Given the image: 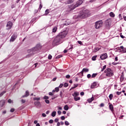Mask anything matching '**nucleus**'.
<instances>
[{
  "mask_svg": "<svg viewBox=\"0 0 126 126\" xmlns=\"http://www.w3.org/2000/svg\"><path fill=\"white\" fill-rule=\"evenodd\" d=\"M39 50H41V45L37 44L35 47L28 50L29 55H27L26 58H30L31 56H33L35 54V52H37V51H39Z\"/></svg>",
  "mask_w": 126,
  "mask_h": 126,
  "instance_id": "obj_1",
  "label": "nucleus"
},
{
  "mask_svg": "<svg viewBox=\"0 0 126 126\" xmlns=\"http://www.w3.org/2000/svg\"><path fill=\"white\" fill-rule=\"evenodd\" d=\"M89 10H85L81 12L78 16H75V18H76V19L86 18V17L89 16Z\"/></svg>",
  "mask_w": 126,
  "mask_h": 126,
  "instance_id": "obj_2",
  "label": "nucleus"
},
{
  "mask_svg": "<svg viewBox=\"0 0 126 126\" xmlns=\"http://www.w3.org/2000/svg\"><path fill=\"white\" fill-rule=\"evenodd\" d=\"M62 43H63V39L58 34L53 42V46H58V45H60V44H62Z\"/></svg>",
  "mask_w": 126,
  "mask_h": 126,
  "instance_id": "obj_3",
  "label": "nucleus"
},
{
  "mask_svg": "<svg viewBox=\"0 0 126 126\" xmlns=\"http://www.w3.org/2000/svg\"><path fill=\"white\" fill-rule=\"evenodd\" d=\"M105 73L106 74V76L111 77L114 75V73H113V71L111 69V68H108L105 70L104 71Z\"/></svg>",
  "mask_w": 126,
  "mask_h": 126,
  "instance_id": "obj_4",
  "label": "nucleus"
},
{
  "mask_svg": "<svg viewBox=\"0 0 126 126\" xmlns=\"http://www.w3.org/2000/svg\"><path fill=\"white\" fill-rule=\"evenodd\" d=\"M83 2V0H78L76 4L72 5V7L71 8V10H73V9H74L75 7H77L78 6H79V5H81Z\"/></svg>",
  "mask_w": 126,
  "mask_h": 126,
  "instance_id": "obj_5",
  "label": "nucleus"
},
{
  "mask_svg": "<svg viewBox=\"0 0 126 126\" xmlns=\"http://www.w3.org/2000/svg\"><path fill=\"white\" fill-rule=\"evenodd\" d=\"M58 35L60 36V37L63 39V38H65L66 35H67V31H64L60 32Z\"/></svg>",
  "mask_w": 126,
  "mask_h": 126,
  "instance_id": "obj_6",
  "label": "nucleus"
},
{
  "mask_svg": "<svg viewBox=\"0 0 126 126\" xmlns=\"http://www.w3.org/2000/svg\"><path fill=\"white\" fill-rule=\"evenodd\" d=\"M103 22L102 21H97L95 23V27L96 29H99L100 27H102Z\"/></svg>",
  "mask_w": 126,
  "mask_h": 126,
  "instance_id": "obj_7",
  "label": "nucleus"
},
{
  "mask_svg": "<svg viewBox=\"0 0 126 126\" xmlns=\"http://www.w3.org/2000/svg\"><path fill=\"white\" fill-rule=\"evenodd\" d=\"M111 23H112V21L110 19H107L105 21V26L107 29H110V27H111Z\"/></svg>",
  "mask_w": 126,
  "mask_h": 126,
  "instance_id": "obj_8",
  "label": "nucleus"
},
{
  "mask_svg": "<svg viewBox=\"0 0 126 126\" xmlns=\"http://www.w3.org/2000/svg\"><path fill=\"white\" fill-rule=\"evenodd\" d=\"M13 24H12V22L9 21L7 23L6 25V29L7 30H9V29H11V28L12 27V26Z\"/></svg>",
  "mask_w": 126,
  "mask_h": 126,
  "instance_id": "obj_9",
  "label": "nucleus"
},
{
  "mask_svg": "<svg viewBox=\"0 0 126 126\" xmlns=\"http://www.w3.org/2000/svg\"><path fill=\"white\" fill-rule=\"evenodd\" d=\"M59 91H60V89L59 87L55 88V89L52 91V93L50 92L49 93V95H54V94H53L54 93V92H59Z\"/></svg>",
  "mask_w": 126,
  "mask_h": 126,
  "instance_id": "obj_10",
  "label": "nucleus"
},
{
  "mask_svg": "<svg viewBox=\"0 0 126 126\" xmlns=\"http://www.w3.org/2000/svg\"><path fill=\"white\" fill-rule=\"evenodd\" d=\"M100 58L101 60H105V59H107V58H108V55L107 54V53H104L103 54H102L100 56Z\"/></svg>",
  "mask_w": 126,
  "mask_h": 126,
  "instance_id": "obj_11",
  "label": "nucleus"
},
{
  "mask_svg": "<svg viewBox=\"0 0 126 126\" xmlns=\"http://www.w3.org/2000/svg\"><path fill=\"white\" fill-rule=\"evenodd\" d=\"M17 38V36L15 33H14L13 35H12L11 38L10 39V42H14L15 40V39Z\"/></svg>",
  "mask_w": 126,
  "mask_h": 126,
  "instance_id": "obj_12",
  "label": "nucleus"
},
{
  "mask_svg": "<svg viewBox=\"0 0 126 126\" xmlns=\"http://www.w3.org/2000/svg\"><path fill=\"white\" fill-rule=\"evenodd\" d=\"M74 97V101H79L80 100V97L78 96V95H73Z\"/></svg>",
  "mask_w": 126,
  "mask_h": 126,
  "instance_id": "obj_13",
  "label": "nucleus"
},
{
  "mask_svg": "<svg viewBox=\"0 0 126 126\" xmlns=\"http://www.w3.org/2000/svg\"><path fill=\"white\" fill-rule=\"evenodd\" d=\"M84 71H85V72H88L89 71V69L87 68H83V70L81 72V73H82V74H83Z\"/></svg>",
  "mask_w": 126,
  "mask_h": 126,
  "instance_id": "obj_14",
  "label": "nucleus"
},
{
  "mask_svg": "<svg viewBox=\"0 0 126 126\" xmlns=\"http://www.w3.org/2000/svg\"><path fill=\"white\" fill-rule=\"evenodd\" d=\"M109 109L110 110H111L112 112H114V106L113 105V104L109 105Z\"/></svg>",
  "mask_w": 126,
  "mask_h": 126,
  "instance_id": "obj_15",
  "label": "nucleus"
},
{
  "mask_svg": "<svg viewBox=\"0 0 126 126\" xmlns=\"http://www.w3.org/2000/svg\"><path fill=\"white\" fill-rule=\"evenodd\" d=\"M95 87H96V82H94L91 86V88H92V89L95 88Z\"/></svg>",
  "mask_w": 126,
  "mask_h": 126,
  "instance_id": "obj_16",
  "label": "nucleus"
},
{
  "mask_svg": "<svg viewBox=\"0 0 126 126\" xmlns=\"http://www.w3.org/2000/svg\"><path fill=\"white\" fill-rule=\"evenodd\" d=\"M88 102L89 103H91V102H92V101H94V97H92V98H89L88 100H87Z\"/></svg>",
  "mask_w": 126,
  "mask_h": 126,
  "instance_id": "obj_17",
  "label": "nucleus"
},
{
  "mask_svg": "<svg viewBox=\"0 0 126 126\" xmlns=\"http://www.w3.org/2000/svg\"><path fill=\"white\" fill-rule=\"evenodd\" d=\"M57 30H58V28L57 27H55L53 29H52V32L53 33H56L57 32Z\"/></svg>",
  "mask_w": 126,
  "mask_h": 126,
  "instance_id": "obj_18",
  "label": "nucleus"
},
{
  "mask_svg": "<svg viewBox=\"0 0 126 126\" xmlns=\"http://www.w3.org/2000/svg\"><path fill=\"white\" fill-rule=\"evenodd\" d=\"M99 51V48L98 47H95L94 50H93V52L94 53H96V52H98Z\"/></svg>",
  "mask_w": 126,
  "mask_h": 126,
  "instance_id": "obj_19",
  "label": "nucleus"
},
{
  "mask_svg": "<svg viewBox=\"0 0 126 126\" xmlns=\"http://www.w3.org/2000/svg\"><path fill=\"white\" fill-rule=\"evenodd\" d=\"M125 92H126L125 91H123L122 92H117V95H121V94H122V93H125Z\"/></svg>",
  "mask_w": 126,
  "mask_h": 126,
  "instance_id": "obj_20",
  "label": "nucleus"
},
{
  "mask_svg": "<svg viewBox=\"0 0 126 126\" xmlns=\"http://www.w3.org/2000/svg\"><path fill=\"white\" fill-rule=\"evenodd\" d=\"M57 114V112L56 111H53L52 114H51V115H52V117H56V114Z\"/></svg>",
  "mask_w": 126,
  "mask_h": 126,
  "instance_id": "obj_21",
  "label": "nucleus"
},
{
  "mask_svg": "<svg viewBox=\"0 0 126 126\" xmlns=\"http://www.w3.org/2000/svg\"><path fill=\"white\" fill-rule=\"evenodd\" d=\"M68 109H69V107L67 105H66L64 106V110H65V111H67Z\"/></svg>",
  "mask_w": 126,
  "mask_h": 126,
  "instance_id": "obj_22",
  "label": "nucleus"
},
{
  "mask_svg": "<svg viewBox=\"0 0 126 126\" xmlns=\"http://www.w3.org/2000/svg\"><path fill=\"white\" fill-rule=\"evenodd\" d=\"M110 16L111 17H115V14H114L113 13V12H111L110 13Z\"/></svg>",
  "mask_w": 126,
  "mask_h": 126,
  "instance_id": "obj_23",
  "label": "nucleus"
},
{
  "mask_svg": "<svg viewBox=\"0 0 126 126\" xmlns=\"http://www.w3.org/2000/svg\"><path fill=\"white\" fill-rule=\"evenodd\" d=\"M34 105H35L36 106H39L40 105V102L39 101L35 102Z\"/></svg>",
  "mask_w": 126,
  "mask_h": 126,
  "instance_id": "obj_24",
  "label": "nucleus"
},
{
  "mask_svg": "<svg viewBox=\"0 0 126 126\" xmlns=\"http://www.w3.org/2000/svg\"><path fill=\"white\" fill-rule=\"evenodd\" d=\"M96 75H97V73H94L92 75V78H94V77H96Z\"/></svg>",
  "mask_w": 126,
  "mask_h": 126,
  "instance_id": "obj_25",
  "label": "nucleus"
},
{
  "mask_svg": "<svg viewBox=\"0 0 126 126\" xmlns=\"http://www.w3.org/2000/svg\"><path fill=\"white\" fill-rule=\"evenodd\" d=\"M96 58H97V56L93 57L92 58V61H96Z\"/></svg>",
  "mask_w": 126,
  "mask_h": 126,
  "instance_id": "obj_26",
  "label": "nucleus"
},
{
  "mask_svg": "<svg viewBox=\"0 0 126 126\" xmlns=\"http://www.w3.org/2000/svg\"><path fill=\"white\" fill-rule=\"evenodd\" d=\"M40 97H34L33 98V100H36V101H39L40 100Z\"/></svg>",
  "mask_w": 126,
  "mask_h": 126,
  "instance_id": "obj_27",
  "label": "nucleus"
},
{
  "mask_svg": "<svg viewBox=\"0 0 126 126\" xmlns=\"http://www.w3.org/2000/svg\"><path fill=\"white\" fill-rule=\"evenodd\" d=\"M78 86V84H75L74 85V86L72 87L71 89H74V88H76Z\"/></svg>",
  "mask_w": 126,
  "mask_h": 126,
  "instance_id": "obj_28",
  "label": "nucleus"
},
{
  "mask_svg": "<svg viewBox=\"0 0 126 126\" xmlns=\"http://www.w3.org/2000/svg\"><path fill=\"white\" fill-rule=\"evenodd\" d=\"M49 12H49V9H46V10H45V14H46V15H48V14H49Z\"/></svg>",
  "mask_w": 126,
  "mask_h": 126,
  "instance_id": "obj_29",
  "label": "nucleus"
},
{
  "mask_svg": "<svg viewBox=\"0 0 126 126\" xmlns=\"http://www.w3.org/2000/svg\"><path fill=\"white\" fill-rule=\"evenodd\" d=\"M45 103H46V104H50V100H49L45 99Z\"/></svg>",
  "mask_w": 126,
  "mask_h": 126,
  "instance_id": "obj_30",
  "label": "nucleus"
},
{
  "mask_svg": "<svg viewBox=\"0 0 126 126\" xmlns=\"http://www.w3.org/2000/svg\"><path fill=\"white\" fill-rule=\"evenodd\" d=\"M73 0H68L67 3H71V2H73Z\"/></svg>",
  "mask_w": 126,
  "mask_h": 126,
  "instance_id": "obj_31",
  "label": "nucleus"
},
{
  "mask_svg": "<svg viewBox=\"0 0 126 126\" xmlns=\"http://www.w3.org/2000/svg\"><path fill=\"white\" fill-rule=\"evenodd\" d=\"M43 99L45 100H48V99H49V97L48 96H44Z\"/></svg>",
  "mask_w": 126,
  "mask_h": 126,
  "instance_id": "obj_32",
  "label": "nucleus"
},
{
  "mask_svg": "<svg viewBox=\"0 0 126 126\" xmlns=\"http://www.w3.org/2000/svg\"><path fill=\"white\" fill-rule=\"evenodd\" d=\"M65 126H69V123H68V122H67V121H65Z\"/></svg>",
  "mask_w": 126,
  "mask_h": 126,
  "instance_id": "obj_33",
  "label": "nucleus"
},
{
  "mask_svg": "<svg viewBox=\"0 0 126 126\" xmlns=\"http://www.w3.org/2000/svg\"><path fill=\"white\" fill-rule=\"evenodd\" d=\"M68 86V84L67 83H65L64 84V87H67Z\"/></svg>",
  "mask_w": 126,
  "mask_h": 126,
  "instance_id": "obj_34",
  "label": "nucleus"
},
{
  "mask_svg": "<svg viewBox=\"0 0 126 126\" xmlns=\"http://www.w3.org/2000/svg\"><path fill=\"white\" fill-rule=\"evenodd\" d=\"M121 52H123V53H126V48H124Z\"/></svg>",
  "mask_w": 126,
  "mask_h": 126,
  "instance_id": "obj_35",
  "label": "nucleus"
},
{
  "mask_svg": "<svg viewBox=\"0 0 126 126\" xmlns=\"http://www.w3.org/2000/svg\"><path fill=\"white\" fill-rule=\"evenodd\" d=\"M109 98L110 100H112V99H113V95H109Z\"/></svg>",
  "mask_w": 126,
  "mask_h": 126,
  "instance_id": "obj_36",
  "label": "nucleus"
},
{
  "mask_svg": "<svg viewBox=\"0 0 126 126\" xmlns=\"http://www.w3.org/2000/svg\"><path fill=\"white\" fill-rule=\"evenodd\" d=\"M49 124H53V123H54V120L51 119L50 120H49Z\"/></svg>",
  "mask_w": 126,
  "mask_h": 126,
  "instance_id": "obj_37",
  "label": "nucleus"
},
{
  "mask_svg": "<svg viewBox=\"0 0 126 126\" xmlns=\"http://www.w3.org/2000/svg\"><path fill=\"white\" fill-rule=\"evenodd\" d=\"M14 111H15V109H14V108H12L10 110L11 113H13V112H14Z\"/></svg>",
  "mask_w": 126,
  "mask_h": 126,
  "instance_id": "obj_38",
  "label": "nucleus"
},
{
  "mask_svg": "<svg viewBox=\"0 0 126 126\" xmlns=\"http://www.w3.org/2000/svg\"><path fill=\"white\" fill-rule=\"evenodd\" d=\"M104 106H105V104L103 103H101L99 105V106L101 107H104Z\"/></svg>",
  "mask_w": 126,
  "mask_h": 126,
  "instance_id": "obj_39",
  "label": "nucleus"
},
{
  "mask_svg": "<svg viewBox=\"0 0 126 126\" xmlns=\"http://www.w3.org/2000/svg\"><path fill=\"white\" fill-rule=\"evenodd\" d=\"M77 42L78 43V44H79V45H83V44L82 43V42L80 41H78Z\"/></svg>",
  "mask_w": 126,
  "mask_h": 126,
  "instance_id": "obj_40",
  "label": "nucleus"
},
{
  "mask_svg": "<svg viewBox=\"0 0 126 126\" xmlns=\"http://www.w3.org/2000/svg\"><path fill=\"white\" fill-rule=\"evenodd\" d=\"M65 119V117L64 116H62L61 117V120H62V121H63Z\"/></svg>",
  "mask_w": 126,
  "mask_h": 126,
  "instance_id": "obj_41",
  "label": "nucleus"
},
{
  "mask_svg": "<svg viewBox=\"0 0 126 126\" xmlns=\"http://www.w3.org/2000/svg\"><path fill=\"white\" fill-rule=\"evenodd\" d=\"M48 59L49 60H52V55H49V56H48Z\"/></svg>",
  "mask_w": 126,
  "mask_h": 126,
  "instance_id": "obj_42",
  "label": "nucleus"
},
{
  "mask_svg": "<svg viewBox=\"0 0 126 126\" xmlns=\"http://www.w3.org/2000/svg\"><path fill=\"white\" fill-rule=\"evenodd\" d=\"M119 17L120 20L123 19V17H122V14H120L119 15Z\"/></svg>",
  "mask_w": 126,
  "mask_h": 126,
  "instance_id": "obj_43",
  "label": "nucleus"
},
{
  "mask_svg": "<svg viewBox=\"0 0 126 126\" xmlns=\"http://www.w3.org/2000/svg\"><path fill=\"white\" fill-rule=\"evenodd\" d=\"M63 86V84H61L58 87L59 88H62Z\"/></svg>",
  "mask_w": 126,
  "mask_h": 126,
  "instance_id": "obj_44",
  "label": "nucleus"
},
{
  "mask_svg": "<svg viewBox=\"0 0 126 126\" xmlns=\"http://www.w3.org/2000/svg\"><path fill=\"white\" fill-rule=\"evenodd\" d=\"M74 95H79V93L77 92H75Z\"/></svg>",
  "mask_w": 126,
  "mask_h": 126,
  "instance_id": "obj_45",
  "label": "nucleus"
},
{
  "mask_svg": "<svg viewBox=\"0 0 126 126\" xmlns=\"http://www.w3.org/2000/svg\"><path fill=\"white\" fill-rule=\"evenodd\" d=\"M62 55H59L56 57V59H60V58H62Z\"/></svg>",
  "mask_w": 126,
  "mask_h": 126,
  "instance_id": "obj_46",
  "label": "nucleus"
},
{
  "mask_svg": "<svg viewBox=\"0 0 126 126\" xmlns=\"http://www.w3.org/2000/svg\"><path fill=\"white\" fill-rule=\"evenodd\" d=\"M42 117H43L44 118L46 117L47 116V115H46V114L45 113H42Z\"/></svg>",
  "mask_w": 126,
  "mask_h": 126,
  "instance_id": "obj_47",
  "label": "nucleus"
},
{
  "mask_svg": "<svg viewBox=\"0 0 126 126\" xmlns=\"http://www.w3.org/2000/svg\"><path fill=\"white\" fill-rule=\"evenodd\" d=\"M55 123H58L59 122V118H56L55 120Z\"/></svg>",
  "mask_w": 126,
  "mask_h": 126,
  "instance_id": "obj_48",
  "label": "nucleus"
},
{
  "mask_svg": "<svg viewBox=\"0 0 126 126\" xmlns=\"http://www.w3.org/2000/svg\"><path fill=\"white\" fill-rule=\"evenodd\" d=\"M5 92H6L5 91H3L1 92L0 95H3V94H5Z\"/></svg>",
  "mask_w": 126,
  "mask_h": 126,
  "instance_id": "obj_49",
  "label": "nucleus"
},
{
  "mask_svg": "<svg viewBox=\"0 0 126 126\" xmlns=\"http://www.w3.org/2000/svg\"><path fill=\"white\" fill-rule=\"evenodd\" d=\"M87 77L88 78H90V77H91V75L90 74H88L87 75Z\"/></svg>",
  "mask_w": 126,
  "mask_h": 126,
  "instance_id": "obj_50",
  "label": "nucleus"
},
{
  "mask_svg": "<svg viewBox=\"0 0 126 126\" xmlns=\"http://www.w3.org/2000/svg\"><path fill=\"white\" fill-rule=\"evenodd\" d=\"M21 102H22V103L23 104H24V103H25L26 101H25V100H24V99H22V100H21Z\"/></svg>",
  "mask_w": 126,
  "mask_h": 126,
  "instance_id": "obj_51",
  "label": "nucleus"
},
{
  "mask_svg": "<svg viewBox=\"0 0 126 126\" xmlns=\"http://www.w3.org/2000/svg\"><path fill=\"white\" fill-rule=\"evenodd\" d=\"M112 64H113V65H117V64H118V63L113 62L112 63Z\"/></svg>",
  "mask_w": 126,
  "mask_h": 126,
  "instance_id": "obj_52",
  "label": "nucleus"
},
{
  "mask_svg": "<svg viewBox=\"0 0 126 126\" xmlns=\"http://www.w3.org/2000/svg\"><path fill=\"white\" fill-rule=\"evenodd\" d=\"M58 115H61V114H62V111H58Z\"/></svg>",
  "mask_w": 126,
  "mask_h": 126,
  "instance_id": "obj_53",
  "label": "nucleus"
},
{
  "mask_svg": "<svg viewBox=\"0 0 126 126\" xmlns=\"http://www.w3.org/2000/svg\"><path fill=\"white\" fill-rule=\"evenodd\" d=\"M70 77V75H67L66 76V78H69Z\"/></svg>",
  "mask_w": 126,
  "mask_h": 126,
  "instance_id": "obj_54",
  "label": "nucleus"
},
{
  "mask_svg": "<svg viewBox=\"0 0 126 126\" xmlns=\"http://www.w3.org/2000/svg\"><path fill=\"white\" fill-rule=\"evenodd\" d=\"M26 95H29V92H28V91H27L26 92Z\"/></svg>",
  "mask_w": 126,
  "mask_h": 126,
  "instance_id": "obj_55",
  "label": "nucleus"
},
{
  "mask_svg": "<svg viewBox=\"0 0 126 126\" xmlns=\"http://www.w3.org/2000/svg\"><path fill=\"white\" fill-rule=\"evenodd\" d=\"M11 102H12V100H11V99H9L8 100V103H11Z\"/></svg>",
  "mask_w": 126,
  "mask_h": 126,
  "instance_id": "obj_56",
  "label": "nucleus"
},
{
  "mask_svg": "<svg viewBox=\"0 0 126 126\" xmlns=\"http://www.w3.org/2000/svg\"><path fill=\"white\" fill-rule=\"evenodd\" d=\"M106 67H107V65H105L104 66H103L102 68L105 70V69H106Z\"/></svg>",
  "mask_w": 126,
  "mask_h": 126,
  "instance_id": "obj_57",
  "label": "nucleus"
},
{
  "mask_svg": "<svg viewBox=\"0 0 126 126\" xmlns=\"http://www.w3.org/2000/svg\"><path fill=\"white\" fill-rule=\"evenodd\" d=\"M33 65H35V67H36L37 66V65H38V63H35L33 64Z\"/></svg>",
  "mask_w": 126,
  "mask_h": 126,
  "instance_id": "obj_58",
  "label": "nucleus"
},
{
  "mask_svg": "<svg viewBox=\"0 0 126 126\" xmlns=\"http://www.w3.org/2000/svg\"><path fill=\"white\" fill-rule=\"evenodd\" d=\"M52 80L53 81H56V80H57V78H54Z\"/></svg>",
  "mask_w": 126,
  "mask_h": 126,
  "instance_id": "obj_59",
  "label": "nucleus"
},
{
  "mask_svg": "<svg viewBox=\"0 0 126 126\" xmlns=\"http://www.w3.org/2000/svg\"><path fill=\"white\" fill-rule=\"evenodd\" d=\"M49 113H50V111H49V110L47 111L46 112V114L47 115H48V114H49Z\"/></svg>",
  "mask_w": 126,
  "mask_h": 126,
  "instance_id": "obj_60",
  "label": "nucleus"
},
{
  "mask_svg": "<svg viewBox=\"0 0 126 126\" xmlns=\"http://www.w3.org/2000/svg\"><path fill=\"white\" fill-rule=\"evenodd\" d=\"M80 95H84V92H81Z\"/></svg>",
  "mask_w": 126,
  "mask_h": 126,
  "instance_id": "obj_61",
  "label": "nucleus"
},
{
  "mask_svg": "<svg viewBox=\"0 0 126 126\" xmlns=\"http://www.w3.org/2000/svg\"><path fill=\"white\" fill-rule=\"evenodd\" d=\"M57 126H61V123H60V122H58V123H57Z\"/></svg>",
  "mask_w": 126,
  "mask_h": 126,
  "instance_id": "obj_62",
  "label": "nucleus"
},
{
  "mask_svg": "<svg viewBox=\"0 0 126 126\" xmlns=\"http://www.w3.org/2000/svg\"><path fill=\"white\" fill-rule=\"evenodd\" d=\"M42 4H40L39 5V9H41V8H42Z\"/></svg>",
  "mask_w": 126,
  "mask_h": 126,
  "instance_id": "obj_63",
  "label": "nucleus"
},
{
  "mask_svg": "<svg viewBox=\"0 0 126 126\" xmlns=\"http://www.w3.org/2000/svg\"><path fill=\"white\" fill-rule=\"evenodd\" d=\"M36 126H40V124L39 123H37Z\"/></svg>",
  "mask_w": 126,
  "mask_h": 126,
  "instance_id": "obj_64",
  "label": "nucleus"
}]
</instances>
